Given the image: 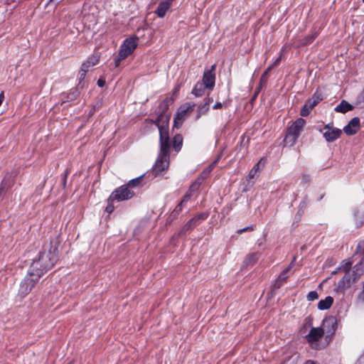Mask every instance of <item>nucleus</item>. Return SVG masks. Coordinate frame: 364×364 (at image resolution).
I'll list each match as a JSON object with an SVG mask.
<instances>
[{"label": "nucleus", "mask_w": 364, "mask_h": 364, "mask_svg": "<svg viewBox=\"0 0 364 364\" xmlns=\"http://www.w3.org/2000/svg\"><path fill=\"white\" fill-rule=\"evenodd\" d=\"M4 99V92H1L0 94V105L2 104Z\"/></svg>", "instance_id": "nucleus-51"}, {"label": "nucleus", "mask_w": 364, "mask_h": 364, "mask_svg": "<svg viewBox=\"0 0 364 364\" xmlns=\"http://www.w3.org/2000/svg\"><path fill=\"white\" fill-rule=\"evenodd\" d=\"M314 108H312L311 107H310V105L308 104L306 102V103L304 104V105L303 106V107L301 108V112H300V114L302 116V117H306L308 116L311 111Z\"/></svg>", "instance_id": "nucleus-32"}, {"label": "nucleus", "mask_w": 364, "mask_h": 364, "mask_svg": "<svg viewBox=\"0 0 364 364\" xmlns=\"http://www.w3.org/2000/svg\"><path fill=\"white\" fill-rule=\"evenodd\" d=\"M41 278V277L40 276H37L36 273L29 269L27 274L19 283V287L18 289V296L22 298L27 296L31 291L33 288L38 283Z\"/></svg>", "instance_id": "nucleus-5"}, {"label": "nucleus", "mask_w": 364, "mask_h": 364, "mask_svg": "<svg viewBox=\"0 0 364 364\" xmlns=\"http://www.w3.org/2000/svg\"><path fill=\"white\" fill-rule=\"evenodd\" d=\"M205 88L206 87L203 84L198 82L194 86L192 90V94H193L196 97H201L203 95Z\"/></svg>", "instance_id": "nucleus-27"}, {"label": "nucleus", "mask_w": 364, "mask_h": 364, "mask_svg": "<svg viewBox=\"0 0 364 364\" xmlns=\"http://www.w3.org/2000/svg\"><path fill=\"white\" fill-rule=\"evenodd\" d=\"M215 65H213L211 66V69L208 70H205L203 73V82L202 84L204 86L210 90H213L215 86Z\"/></svg>", "instance_id": "nucleus-11"}, {"label": "nucleus", "mask_w": 364, "mask_h": 364, "mask_svg": "<svg viewBox=\"0 0 364 364\" xmlns=\"http://www.w3.org/2000/svg\"><path fill=\"white\" fill-rule=\"evenodd\" d=\"M58 260V247L56 241L45 243L38 256L33 260L30 269L42 277L51 269Z\"/></svg>", "instance_id": "nucleus-1"}, {"label": "nucleus", "mask_w": 364, "mask_h": 364, "mask_svg": "<svg viewBox=\"0 0 364 364\" xmlns=\"http://www.w3.org/2000/svg\"><path fill=\"white\" fill-rule=\"evenodd\" d=\"M222 107H223V103H221V102H216V103L213 105V108L214 109H221Z\"/></svg>", "instance_id": "nucleus-48"}, {"label": "nucleus", "mask_w": 364, "mask_h": 364, "mask_svg": "<svg viewBox=\"0 0 364 364\" xmlns=\"http://www.w3.org/2000/svg\"><path fill=\"white\" fill-rule=\"evenodd\" d=\"M323 196H321L320 197L319 200L322 199V198H323Z\"/></svg>", "instance_id": "nucleus-55"}, {"label": "nucleus", "mask_w": 364, "mask_h": 364, "mask_svg": "<svg viewBox=\"0 0 364 364\" xmlns=\"http://www.w3.org/2000/svg\"><path fill=\"white\" fill-rule=\"evenodd\" d=\"M318 297V293L316 291H311L307 294V299L309 301H314Z\"/></svg>", "instance_id": "nucleus-35"}, {"label": "nucleus", "mask_w": 364, "mask_h": 364, "mask_svg": "<svg viewBox=\"0 0 364 364\" xmlns=\"http://www.w3.org/2000/svg\"><path fill=\"white\" fill-rule=\"evenodd\" d=\"M173 148L176 151L178 152L183 146V136L181 134H176L172 141Z\"/></svg>", "instance_id": "nucleus-22"}, {"label": "nucleus", "mask_w": 364, "mask_h": 364, "mask_svg": "<svg viewBox=\"0 0 364 364\" xmlns=\"http://www.w3.org/2000/svg\"><path fill=\"white\" fill-rule=\"evenodd\" d=\"M266 161L264 159H261L250 170L248 177L250 179L254 178L255 176L259 170H262L265 165Z\"/></svg>", "instance_id": "nucleus-18"}, {"label": "nucleus", "mask_w": 364, "mask_h": 364, "mask_svg": "<svg viewBox=\"0 0 364 364\" xmlns=\"http://www.w3.org/2000/svg\"><path fill=\"white\" fill-rule=\"evenodd\" d=\"M358 299L361 300L363 302H364V283L363 286V290L358 295Z\"/></svg>", "instance_id": "nucleus-46"}, {"label": "nucleus", "mask_w": 364, "mask_h": 364, "mask_svg": "<svg viewBox=\"0 0 364 364\" xmlns=\"http://www.w3.org/2000/svg\"><path fill=\"white\" fill-rule=\"evenodd\" d=\"M213 102V98H210V97H205L204 99V102L205 104H207L209 107H210V103H212Z\"/></svg>", "instance_id": "nucleus-47"}, {"label": "nucleus", "mask_w": 364, "mask_h": 364, "mask_svg": "<svg viewBox=\"0 0 364 364\" xmlns=\"http://www.w3.org/2000/svg\"><path fill=\"white\" fill-rule=\"evenodd\" d=\"M269 71H270V70H266V71L262 74V77H261V81H262V80H264L265 79V77H266L267 75H268V72H269Z\"/></svg>", "instance_id": "nucleus-50"}, {"label": "nucleus", "mask_w": 364, "mask_h": 364, "mask_svg": "<svg viewBox=\"0 0 364 364\" xmlns=\"http://www.w3.org/2000/svg\"><path fill=\"white\" fill-rule=\"evenodd\" d=\"M196 105L194 103L191 102H187L183 105H182L176 114V116L174 118V127L178 129L183 120L185 119L186 114L188 112L192 111Z\"/></svg>", "instance_id": "nucleus-9"}, {"label": "nucleus", "mask_w": 364, "mask_h": 364, "mask_svg": "<svg viewBox=\"0 0 364 364\" xmlns=\"http://www.w3.org/2000/svg\"><path fill=\"white\" fill-rule=\"evenodd\" d=\"M4 191V188L1 186L0 188V196L1 195L2 192Z\"/></svg>", "instance_id": "nucleus-54"}, {"label": "nucleus", "mask_w": 364, "mask_h": 364, "mask_svg": "<svg viewBox=\"0 0 364 364\" xmlns=\"http://www.w3.org/2000/svg\"><path fill=\"white\" fill-rule=\"evenodd\" d=\"M174 99L173 97L166 98L159 105V112H167L168 107L173 104Z\"/></svg>", "instance_id": "nucleus-23"}, {"label": "nucleus", "mask_w": 364, "mask_h": 364, "mask_svg": "<svg viewBox=\"0 0 364 364\" xmlns=\"http://www.w3.org/2000/svg\"><path fill=\"white\" fill-rule=\"evenodd\" d=\"M306 121L303 118H299L287 129V133L284 139V146H293L297 141Z\"/></svg>", "instance_id": "nucleus-4"}, {"label": "nucleus", "mask_w": 364, "mask_h": 364, "mask_svg": "<svg viewBox=\"0 0 364 364\" xmlns=\"http://www.w3.org/2000/svg\"><path fill=\"white\" fill-rule=\"evenodd\" d=\"M360 129V119L358 117L353 118L348 124L344 127L343 132L347 135L355 134Z\"/></svg>", "instance_id": "nucleus-13"}, {"label": "nucleus", "mask_w": 364, "mask_h": 364, "mask_svg": "<svg viewBox=\"0 0 364 364\" xmlns=\"http://www.w3.org/2000/svg\"><path fill=\"white\" fill-rule=\"evenodd\" d=\"M134 193L130 191L127 186L124 185L115 189L109 197V201H122L132 198Z\"/></svg>", "instance_id": "nucleus-8"}, {"label": "nucleus", "mask_w": 364, "mask_h": 364, "mask_svg": "<svg viewBox=\"0 0 364 364\" xmlns=\"http://www.w3.org/2000/svg\"><path fill=\"white\" fill-rule=\"evenodd\" d=\"M291 269V264L287 267L281 274H279L278 279L281 280L282 282H284L286 279L288 278L287 272Z\"/></svg>", "instance_id": "nucleus-34"}, {"label": "nucleus", "mask_w": 364, "mask_h": 364, "mask_svg": "<svg viewBox=\"0 0 364 364\" xmlns=\"http://www.w3.org/2000/svg\"><path fill=\"white\" fill-rule=\"evenodd\" d=\"M77 89V87L72 89L70 91V92L67 95V100H65L64 102L73 101L75 100L79 95Z\"/></svg>", "instance_id": "nucleus-30"}, {"label": "nucleus", "mask_w": 364, "mask_h": 364, "mask_svg": "<svg viewBox=\"0 0 364 364\" xmlns=\"http://www.w3.org/2000/svg\"><path fill=\"white\" fill-rule=\"evenodd\" d=\"M333 303V299L332 296H328L325 298V299H322L319 301L318 304V309L319 310H327L331 308Z\"/></svg>", "instance_id": "nucleus-16"}, {"label": "nucleus", "mask_w": 364, "mask_h": 364, "mask_svg": "<svg viewBox=\"0 0 364 364\" xmlns=\"http://www.w3.org/2000/svg\"><path fill=\"white\" fill-rule=\"evenodd\" d=\"M207 213H200V215H197L196 217H194L193 219H197V223L199 224V222L202 220H205L208 218Z\"/></svg>", "instance_id": "nucleus-39"}, {"label": "nucleus", "mask_w": 364, "mask_h": 364, "mask_svg": "<svg viewBox=\"0 0 364 364\" xmlns=\"http://www.w3.org/2000/svg\"><path fill=\"white\" fill-rule=\"evenodd\" d=\"M309 196L307 195H306L303 198V200L300 203L299 208H298V211L296 215V216L298 218V219H300L301 215L304 213L306 208L307 205L309 204Z\"/></svg>", "instance_id": "nucleus-19"}, {"label": "nucleus", "mask_w": 364, "mask_h": 364, "mask_svg": "<svg viewBox=\"0 0 364 364\" xmlns=\"http://www.w3.org/2000/svg\"><path fill=\"white\" fill-rule=\"evenodd\" d=\"M363 1L364 2V0H363Z\"/></svg>", "instance_id": "nucleus-56"}, {"label": "nucleus", "mask_w": 364, "mask_h": 364, "mask_svg": "<svg viewBox=\"0 0 364 364\" xmlns=\"http://www.w3.org/2000/svg\"><path fill=\"white\" fill-rule=\"evenodd\" d=\"M323 325L326 331L327 336H333L337 329V319L333 316H330L323 321Z\"/></svg>", "instance_id": "nucleus-12"}, {"label": "nucleus", "mask_w": 364, "mask_h": 364, "mask_svg": "<svg viewBox=\"0 0 364 364\" xmlns=\"http://www.w3.org/2000/svg\"><path fill=\"white\" fill-rule=\"evenodd\" d=\"M68 173H69V171L67 169L65 171V174H64V176H63V178L62 185H63L64 188L66 186L67 178H68Z\"/></svg>", "instance_id": "nucleus-41"}, {"label": "nucleus", "mask_w": 364, "mask_h": 364, "mask_svg": "<svg viewBox=\"0 0 364 364\" xmlns=\"http://www.w3.org/2000/svg\"><path fill=\"white\" fill-rule=\"evenodd\" d=\"M107 202H108V204L105 208V210L109 213H111L114 209V207L112 204L113 201H109V198L107 199Z\"/></svg>", "instance_id": "nucleus-38"}, {"label": "nucleus", "mask_w": 364, "mask_h": 364, "mask_svg": "<svg viewBox=\"0 0 364 364\" xmlns=\"http://www.w3.org/2000/svg\"><path fill=\"white\" fill-rule=\"evenodd\" d=\"M324 335V328L321 327H313L309 333L305 336V338L311 348L315 350L321 349L319 341Z\"/></svg>", "instance_id": "nucleus-6"}, {"label": "nucleus", "mask_w": 364, "mask_h": 364, "mask_svg": "<svg viewBox=\"0 0 364 364\" xmlns=\"http://www.w3.org/2000/svg\"><path fill=\"white\" fill-rule=\"evenodd\" d=\"M125 58H120V52H119L118 53V57L117 59H115L114 60V65H115V67H118L119 65H120V63L122 60H124Z\"/></svg>", "instance_id": "nucleus-42"}, {"label": "nucleus", "mask_w": 364, "mask_h": 364, "mask_svg": "<svg viewBox=\"0 0 364 364\" xmlns=\"http://www.w3.org/2000/svg\"><path fill=\"white\" fill-rule=\"evenodd\" d=\"M160 151L153 168L156 174H159L169 166L171 143H159Z\"/></svg>", "instance_id": "nucleus-3"}, {"label": "nucleus", "mask_w": 364, "mask_h": 364, "mask_svg": "<svg viewBox=\"0 0 364 364\" xmlns=\"http://www.w3.org/2000/svg\"><path fill=\"white\" fill-rule=\"evenodd\" d=\"M254 230V227L252 225H250V226H247L245 228H242V229H240L237 230V233L238 234H242V232H246V231H252Z\"/></svg>", "instance_id": "nucleus-40"}, {"label": "nucleus", "mask_w": 364, "mask_h": 364, "mask_svg": "<svg viewBox=\"0 0 364 364\" xmlns=\"http://www.w3.org/2000/svg\"><path fill=\"white\" fill-rule=\"evenodd\" d=\"M100 60V56L98 55H92L90 56L85 63H82L84 69H87L92 67L98 63Z\"/></svg>", "instance_id": "nucleus-21"}, {"label": "nucleus", "mask_w": 364, "mask_h": 364, "mask_svg": "<svg viewBox=\"0 0 364 364\" xmlns=\"http://www.w3.org/2000/svg\"><path fill=\"white\" fill-rule=\"evenodd\" d=\"M284 282H282L281 280H279L278 278L275 280L274 282V289H278L279 288L282 284H283Z\"/></svg>", "instance_id": "nucleus-43"}, {"label": "nucleus", "mask_w": 364, "mask_h": 364, "mask_svg": "<svg viewBox=\"0 0 364 364\" xmlns=\"http://www.w3.org/2000/svg\"><path fill=\"white\" fill-rule=\"evenodd\" d=\"M342 130L334 127L333 123L327 124L323 129V136L327 142H333L340 138Z\"/></svg>", "instance_id": "nucleus-10"}, {"label": "nucleus", "mask_w": 364, "mask_h": 364, "mask_svg": "<svg viewBox=\"0 0 364 364\" xmlns=\"http://www.w3.org/2000/svg\"><path fill=\"white\" fill-rule=\"evenodd\" d=\"M259 259V254L257 252H252L249 254L245 259V263L246 265H253Z\"/></svg>", "instance_id": "nucleus-26"}, {"label": "nucleus", "mask_w": 364, "mask_h": 364, "mask_svg": "<svg viewBox=\"0 0 364 364\" xmlns=\"http://www.w3.org/2000/svg\"><path fill=\"white\" fill-rule=\"evenodd\" d=\"M185 205L186 204L182 203V201L181 200V202L176 206L174 210L170 214V215L168 218V220L171 221L176 218L179 213L182 211Z\"/></svg>", "instance_id": "nucleus-25"}, {"label": "nucleus", "mask_w": 364, "mask_h": 364, "mask_svg": "<svg viewBox=\"0 0 364 364\" xmlns=\"http://www.w3.org/2000/svg\"><path fill=\"white\" fill-rule=\"evenodd\" d=\"M282 56L283 55L281 54L276 60L273 63V64H272L268 68H267V70H271L274 67L277 66L279 65V63H280L282 58Z\"/></svg>", "instance_id": "nucleus-37"}, {"label": "nucleus", "mask_w": 364, "mask_h": 364, "mask_svg": "<svg viewBox=\"0 0 364 364\" xmlns=\"http://www.w3.org/2000/svg\"><path fill=\"white\" fill-rule=\"evenodd\" d=\"M87 71H88L87 69H84V67L82 65L81 66L80 70L79 72V74H80V82L78 84V87L80 86L81 88L83 87V85H81L82 81L84 80V78H85Z\"/></svg>", "instance_id": "nucleus-33"}, {"label": "nucleus", "mask_w": 364, "mask_h": 364, "mask_svg": "<svg viewBox=\"0 0 364 364\" xmlns=\"http://www.w3.org/2000/svg\"><path fill=\"white\" fill-rule=\"evenodd\" d=\"M305 364H316V363L314 360H309L305 363Z\"/></svg>", "instance_id": "nucleus-52"}, {"label": "nucleus", "mask_w": 364, "mask_h": 364, "mask_svg": "<svg viewBox=\"0 0 364 364\" xmlns=\"http://www.w3.org/2000/svg\"><path fill=\"white\" fill-rule=\"evenodd\" d=\"M203 179L201 178H198L190 186L188 191L191 192L192 194L196 192L202 183Z\"/></svg>", "instance_id": "nucleus-28"}, {"label": "nucleus", "mask_w": 364, "mask_h": 364, "mask_svg": "<svg viewBox=\"0 0 364 364\" xmlns=\"http://www.w3.org/2000/svg\"><path fill=\"white\" fill-rule=\"evenodd\" d=\"M142 176H141L136 178L130 180L126 186H127L128 188H129V187L134 188V187L139 186L141 183Z\"/></svg>", "instance_id": "nucleus-31"}, {"label": "nucleus", "mask_w": 364, "mask_h": 364, "mask_svg": "<svg viewBox=\"0 0 364 364\" xmlns=\"http://www.w3.org/2000/svg\"><path fill=\"white\" fill-rule=\"evenodd\" d=\"M198 224L197 223V219H193L191 218L190 219L185 225L182 228V229L181 230V231L179 232V235H183V234H186V232L192 230L193 228H194L196 226H197Z\"/></svg>", "instance_id": "nucleus-20"}, {"label": "nucleus", "mask_w": 364, "mask_h": 364, "mask_svg": "<svg viewBox=\"0 0 364 364\" xmlns=\"http://www.w3.org/2000/svg\"><path fill=\"white\" fill-rule=\"evenodd\" d=\"M353 109V106L351 105L346 100H342L341 103L335 107L336 112L346 113Z\"/></svg>", "instance_id": "nucleus-17"}, {"label": "nucleus", "mask_w": 364, "mask_h": 364, "mask_svg": "<svg viewBox=\"0 0 364 364\" xmlns=\"http://www.w3.org/2000/svg\"><path fill=\"white\" fill-rule=\"evenodd\" d=\"M316 37V33H313L305 36L304 38L299 40L296 44L297 47L304 46L311 43Z\"/></svg>", "instance_id": "nucleus-24"}, {"label": "nucleus", "mask_w": 364, "mask_h": 364, "mask_svg": "<svg viewBox=\"0 0 364 364\" xmlns=\"http://www.w3.org/2000/svg\"><path fill=\"white\" fill-rule=\"evenodd\" d=\"M351 263L350 262H346L344 266L343 267V270L346 272H348L350 269Z\"/></svg>", "instance_id": "nucleus-44"}, {"label": "nucleus", "mask_w": 364, "mask_h": 364, "mask_svg": "<svg viewBox=\"0 0 364 364\" xmlns=\"http://www.w3.org/2000/svg\"><path fill=\"white\" fill-rule=\"evenodd\" d=\"M363 224V221L361 220H356V222H355V225L357 228H360Z\"/></svg>", "instance_id": "nucleus-49"}, {"label": "nucleus", "mask_w": 364, "mask_h": 364, "mask_svg": "<svg viewBox=\"0 0 364 364\" xmlns=\"http://www.w3.org/2000/svg\"><path fill=\"white\" fill-rule=\"evenodd\" d=\"M105 85V80L102 78H100L97 80V85L100 87H102Z\"/></svg>", "instance_id": "nucleus-45"}, {"label": "nucleus", "mask_w": 364, "mask_h": 364, "mask_svg": "<svg viewBox=\"0 0 364 364\" xmlns=\"http://www.w3.org/2000/svg\"><path fill=\"white\" fill-rule=\"evenodd\" d=\"M217 163V161H215L210 166V168L212 169L213 167L215 166V164Z\"/></svg>", "instance_id": "nucleus-53"}, {"label": "nucleus", "mask_w": 364, "mask_h": 364, "mask_svg": "<svg viewBox=\"0 0 364 364\" xmlns=\"http://www.w3.org/2000/svg\"><path fill=\"white\" fill-rule=\"evenodd\" d=\"M192 196L193 194L191 192L187 191L181 200L182 203L186 204L191 200Z\"/></svg>", "instance_id": "nucleus-36"}, {"label": "nucleus", "mask_w": 364, "mask_h": 364, "mask_svg": "<svg viewBox=\"0 0 364 364\" xmlns=\"http://www.w3.org/2000/svg\"><path fill=\"white\" fill-rule=\"evenodd\" d=\"M171 2H172V1L166 0V1H161L159 4L155 13L159 18H163L166 15V11L171 7Z\"/></svg>", "instance_id": "nucleus-14"}, {"label": "nucleus", "mask_w": 364, "mask_h": 364, "mask_svg": "<svg viewBox=\"0 0 364 364\" xmlns=\"http://www.w3.org/2000/svg\"><path fill=\"white\" fill-rule=\"evenodd\" d=\"M323 99L324 95L322 92L316 90L313 96L306 101V102L310 105V107L314 108Z\"/></svg>", "instance_id": "nucleus-15"}, {"label": "nucleus", "mask_w": 364, "mask_h": 364, "mask_svg": "<svg viewBox=\"0 0 364 364\" xmlns=\"http://www.w3.org/2000/svg\"><path fill=\"white\" fill-rule=\"evenodd\" d=\"M171 114L167 112H159L156 120L146 119L147 122L155 124L159 131V143H171L168 133V123Z\"/></svg>", "instance_id": "nucleus-2"}, {"label": "nucleus", "mask_w": 364, "mask_h": 364, "mask_svg": "<svg viewBox=\"0 0 364 364\" xmlns=\"http://www.w3.org/2000/svg\"><path fill=\"white\" fill-rule=\"evenodd\" d=\"M208 110L209 106L205 102L203 105L198 106L197 109V119L200 118L202 115L205 114Z\"/></svg>", "instance_id": "nucleus-29"}, {"label": "nucleus", "mask_w": 364, "mask_h": 364, "mask_svg": "<svg viewBox=\"0 0 364 364\" xmlns=\"http://www.w3.org/2000/svg\"><path fill=\"white\" fill-rule=\"evenodd\" d=\"M139 38L136 36L126 38L121 46L119 52L120 58H126L131 55L138 46Z\"/></svg>", "instance_id": "nucleus-7"}]
</instances>
